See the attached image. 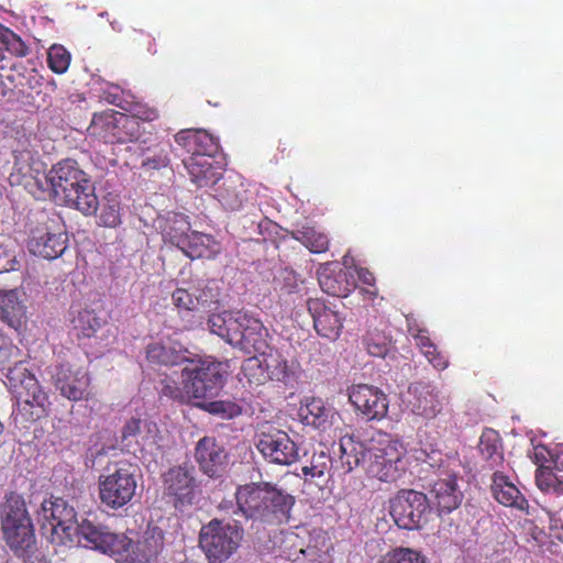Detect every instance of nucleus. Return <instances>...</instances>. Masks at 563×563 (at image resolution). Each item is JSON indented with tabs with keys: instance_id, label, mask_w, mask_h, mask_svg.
I'll return each mask as SVG.
<instances>
[{
	"instance_id": "bf43d9fd",
	"label": "nucleus",
	"mask_w": 563,
	"mask_h": 563,
	"mask_svg": "<svg viewBox=\"0 0 563 563\" xmlns=\"http://www.w3.org/2000/svg\"><path fill=\"white\" fill-rule=\"evenodd\" d=\"M413 339L417 347L421 350L431 347L435 349V344L431 340L429 331L426 329L417 330V332L413 334Z\"/></svg>"
},
{
	"instance_id": "a19ab883",
	"label": "nucleus",
	"mask_w": 563,
	"mask_h": 563,
	"mask_svg": "<svg viewBox=\"0 0 563 563\" xmlns=\"http://www.w3.org/2000/svg\"><path fill=\"white\" fill-rule=\"evenodd\" d=\"M137 547L146 559L157 555L164 548L163 531L158 527L150 528Z\"/></svg>"
},
{
	"instance_id": "8fccbe9b",
	"label": "nucleus",
	"mask_w": 563,
	"mask_h": 563,
	"mask_svg": "<svg viewBox=\"0 0 563 563\" xmlns=\"http://www.w3.org/2000/svg\"><path fill=\"white\" fill-rule=\"evenodd\" d=\"M479 451L486 459H499V441L496 432L489 430L482 434L479 440Z\"/></svg>"
},
{
	"instance_id": "37998d69",
	"label": "nucleus",
	"mask_w": 563,
	"mask_h": 563,
	"mask_svg": "<svg viewBox=\"0 0 563 563\" xmlns=\"http://www.w3.org/2000/svg\"><path fill=\"white\" fill-rule=\"evenodd\" d=\"M363 343L367 352L377 350L378 352H389L393 349L391 336L385 330L371 328L364 335Z\"/></svg>"
},
{
	"instance_id": "473e14b6",
	"label": "nucleus",
	"mask_w": 563,
	"mask_h": 563,
	"mask_svg": "<svg viewBox=\"0 0 563 563\" xmlns=\"http://www.w3.org/2000/svg\"><path fill=\"white\" fill-rule=\"evenodd\" d=\"M492 493L494 498L506 507L526 510L528 501L519 488L503 473H495L492 483Z\"/></svg>"
},
{
	"instance_id": "4be33fe9",
	"label": "nucleus",
	"mask_w": 563,
	"mask_h": 563,
	"mask_svg": "<svg viewBox=\"0 0 563 563\" xmlns=\"http://www.w3.org/2000/svg\"><path fill=\"white\" fill-rule=\"evenodd\" d=\"M172 145L165 141H158L153 134L144 137L135 146L140 158V167L145 172L159 170L170 163Z\"/></svg>"
},
{
	"instance_id": "7ed1b4c3",
	"label": "nucleus",
	"mask_w": 563,
	"mask_h": 563,
	"mask_svg": "<svg viewBox=\"0 0 563 563\" xmlns=\"http://www.w3.org/2000/svg\"><path fill=\"white\" fill-rule=\"evenodd\" d=\"M238 510L244 517L279 523L288 519L294 505L292 496L269 484H246L235 493Z\"/></svg>"
},
{
	"instance_id": "de8ad7c7",
	"label": "nucleus",
	"mask_w": 563,
	"mask_h": 563,
	"mask_svg": "<svg viewBox=\"0 0 563 563\" xmlns=\"http://www.w3.org/2000/svg\"><path fill=\"white\" fill-rule=\"evenodd\" d=\"M378 563H426L419 552L409 548H397L387 552Z\"/></svg>"
},
{
	"instance_id": "ea45409f",
	"label": "nucleus",
	"mask_w": 563,
	"mask_h": 563,
	"mask_svg": "<svg viewBox=\"0 0 563 563\" xmlns=\"http://www.w3.org/2000/svg\"><path fill=\"white\" fill-rule=\"evenodd\" d=\"M71 55L60 44H53L47 51V65L49 69L58 75L65 74L70 65Z\"/></svg>"
},
{
	"instance_id": "aec40b11",
	"label": "nucleus",
	"mask_w": 563,
	"mask_h": 563,
	"mask_svg": "<svg viewBox=\"0 0 563 563\" xmlns=\"http://www.w3.org/2000/svg\"><path fill=\"white\" fill-rule=\"evenodd\" d=\"M67 241L65 232L57 231L45 223L31 231L27 249L35 256L55 260L66 251Z\"/></svg>"
},
{
	"instance_id": "a211bd4d",
	"label": "nucleus",
	"mask_w": 563,
	"mask_h": 563,
	"mask_svg": "<svg viewBox=\"0 0 563 563\" xmlns=\"http://www.w3.org/2000/svg\"><path fill=\"white\" fill-rule=\"evenodd\" d=\"M256 448L265 460L279 465H290L299 456L298 448L289 435L272 427L258 433Z\"/></svg>"
},
{
	"instance_id": "dca6fc26",
	"label": "nucleus",
	"mask_w": 563,
	"mask_h": 563,
	"mask_svg": "<svg viewBox=\"0 0 563 563\" xmlns=\"http://www.w3.org/2000/svg\"><path fill=\"white\" fill-rule=\"evenodd\" d=\"M73 544L93 549L109 554L128 552L132 542L125 537L111 532L108 528L93 525L87 519L75 525Z\"/></svg>"
},
{
	"instance_id": "49530a36",
	"label": "nucleus",
	"mask_w": 563,
	"mask_h": 563,
	"mask_svg": "<svg viewBox=\"0 0 563 563\" xmlns=\"http://www.w3.org/2000/svg\"><path fill=\"white\" fill-rule=\"evenodd\" d=\"M330 465L331 459L323 451H320L318 453H313L310 464L303 465L301 467V473L306 477L310 476L312 478H320L324 476Z\"/></svg>"
},
{
	"instance_id": "f704fd0d",
	"label": "nucleus",
	"mask_w": 563,
	"mask_h": 563,
	"mask_svg": "<svg viewBox=\"0 0 563 563\" xmlns=\"http://www.w3.org/2000/svg\"><path fill=\"white\" fill-rule=\"evenodd\" d=\"M14 168L22 174L21 183L32 196L38 200L51 199L55 201V194L51 190L53 188L51 170L47 174L36 176L27 175L29 166H19L18 156H15Z\"/></svg>"
},
{
	"instance_id": "9b49d317",
	"label": "nucleus",
	"mask_w": 563,
	"mask_h": 563,
	"mask_svg": "<svg viewBox=\"0 0 563 563\" xmlns=\"http://www.w3.org/2000/svg\"><path fill=\"white\" fill-rule=\"evenodd\" d=\"M90 129L110 144L134 143L136 146L145 135L142 123L134 117L113 110L96 113Z\"/></svg>"
},
{
	"instance_id": "b1692460",
	"label": "nucleus",
	"mask_w": 563,
	"mask_h": 563,
	"mask_svg": "<svg viewBox=\"0 0 563 563\" xmlns=\"http://www.w3.org/2000/svg\"><path fill=\"white\" fill-rule=\"evenodd\" d=\"M56 387L69 400L78 401L88 396L89 377L82 368L62 365L55 374Z\"/></svg>"
},
{
	"instance_id": "774afa93",
	"label": "nucleus",
	"mask_w": 563,
	"mask_h": 563,
	"mask_svg": "<svg viewBox=\"0 0 563 563\" xmlns=\"http://www.w3.org/2000/svg\"><path fill=\"white\" fill-rule=\"evenodd\" d=\"M146 37H147V42H148L147 51L152 52V53H155V51H152L153 38L150 35H146Z\"/></svg>"
},
{
	"instance_id": "7c9ffc66",
	"label": "nucleus",
	"mask_w": 563,
	"mask_h": 563,
	"mask_svg": "<svg viewBox=\"0 0 563 563\" xmlns=\"http://www.w3.org/2000/svg\"><path fill=\"white\" fill-rule=\"evenodd\" d=\"M430 493L440 512L450 514L456 509L463 500V493L457 485L456 476L453 474L440 477L433 484Z\"/></svg>"
},
{
	"instance_id": "393cba45",
	"label": "nucleus",
	"mask_w": 563,
	"mask_h": 563,
	"mask_svg": "<svg viewBox=\"0 0 563 563\" xmlns=\"http://www.w3.org/2000/svg\"><path fill=\"white\" fill-rule=\"evenodd\" d=\"M194 466L172 467L164 476L165 492L181 504H190L196 487Z\"/></svg>"
},
{
	"instance_id": "e2e57ef3",
	"label": "nucleus",
	"mask_w": 563,
	"mask_h": 563,
	"mask_svg": "<svg viewBox=\"0 0 563 563\" xmlns=\"http://www.w3.org/2000/svg\"><path fill=\"white\" fill-rule=\"evenodd\" d=\"M422 454L424 456L423 461L427 462L430 466H441L440 464H438V462L441 461V459H438V455H440V453H438L437 451L432 450L431 452H427L423 450Z\"/></svg>"
},
{
	"instance_id": "4d7b16f0",
	"label": "nucleus",
	"mask_w": 563,
	"mask_h": 563,
	"mask_svg": "<svg viewBox=\"0 0 563 563\" xmlns=\"http://www.w3.org/2000/svg\"><path fill=\"white\" fill-rule=\"evenodd\" d=\"M357 276H358V279L364 284V285H367L369 286L372 289H367L365 290V292L368 295V297L371 299H374L377 297L378 295V290L377 288L375 287V282H376V278L374 276V274L367 269V268H360L357 271Z\"/></svg>"
},
{
	"instance_id": "2f4dec72",
	"label": "nucleus",
	"mask_w": 563,
	"mask_h": 563,
	"mask_svg": "<svg viewBox=\"0 0 563 563\" xmlns=\"http://www.w3.org/2000/svg\"><path fill=\"white\" fill-rule=\"evenodd\" d=\"M225 452L213 438L200 439L196 446V460L203 473L216 476L222 468L225 461Z\"/></svg>"
},
{
	"instance_id": "ddd939ff",
	"label": "nucleus",
	"mask_w": 563,
	"mask_h": 563,
	"mask_svg": "<svg viewBox=\"0 0 563 563\" xmlns=\"http://www.w3.org/2000/svg\"><path fill=\"white\" fill-rule=\"evenodd\" d=\"M137 466L120 463L112 472L99 476V498L103 505L118 509L130 503L137 487Z\"/></svg>"
},
{
	"instance_id": "39448f33",
	"label": "nucleus",
	"mask_w": 563,
	"mask_h": 563,
	"mask_svg": "<svg viewBox=\"0 0 563 563\" xmlns=\"http://www.w3.org/2000/svg\"><path fill=\"white\" fill-rule=\"evenodd\" d=\"M1 528L8 547L20 558L31 559L36 552L33 525L22 496L11 493L1 506Z\"/></svg>"
},
{
	"instance_id": "6ab92c4d",
	"label": "nucleus",
	"mask_w": 563,
	"mask_h": 563,
	"mask_svg": "<svg viewBox=\"0 0 563 563\" xmlns=\"http://www.w3.org/2000/svg\"><path fill=\"white\" fill-rule=\"evenodd\" d=\"M404 404L417 420L430 421L442 411L440 393L429 383L410 384L404 396Z\"/></svg>"
},
{
	"instance_id": "a878e982",
	"label": "nucleus",
	"mask_w": 563,
	"mask_h": 563,
	"mask_svg": "<svg viewBox=\"0 0 563 563\" xmlns=\"http://www.w3.org/2000/svg\"><path fill=\"white\" fill-rule=\"evenodd\" d=\"M307 309L319 335L334 339L340 334L343 327L342 319L339 313L330 309L323 300L309 298L307 300Z\"/></svg>"
},
{
	"instance_id": "0e129e2a",
	"label": "nucleus",
	"mask_w": 563,
	"mask_h": 563,
	"mask_svg": "<svg viewBox=\"0 0 563 563\" xmlns=\"http://www.w3.org/2000/svg\"><path fill=\"white\" fill-rule=\"evenodd\" d=\"M533 539L539 543V545L544 547L548 543V534L538 528L532 530Z\"/></svg>"
},
{
	"instance_id": "4468645a",
	"label": "nucleus",
	"mask_w": 563,
	"mask_h": 563,
	"mask_svg": "<svg viewBox=\"0 0 563 563\" xmlns=\"http://www.w3.org/2000/svg\"><path fill=\"white\" fill-rule=\"evenodd\" d=\"M38 520L49 529V540L56 545L70 547L74 542L77 516L74 507L59 497L44 499L38 510Z\"/></svg>"
},
{
	"instance_id": "4c0bfd02",
	"label": "nucleus",
	"mask_w": 563,
	"mask_h": 563,
	"mask_svg": "<svg viewBox=\"0 0 563 563\" xmlns=\"http://www.w3.org/2000/svg\"><path fill=\"white\" fill-rule=\"evenodd\" d=\"M73 329L77 332L78 338H92L97 331L106 324V320L90 308L78 310L77 314L71 319Z\"/></svg>"
},
{
	"instance_id": "cd10ccee",
	"label": "nucleus",
	"mask_w": 563,
	"mask_h": 563,
	"mask_svg": "<svg viewBox=\"0 0 563 563\" xmlns=\"http://www.w3.org/2000/svg\"><path fill=\"white\" fill-rule=\"evenodd\" d=\"M298 416L305 424L322 431L328 430L339 418L332 406L327 405L320 398L308 397L301 401Z\"/></svg>"
},
{
	"instance_id": "c756f323",
	"label": "nucleus",
	"mask_w": 563,
	"mask_h": 563,
	"mask_svg": "<svg viewBox=\"0 0 563 563\" xmlns=\"http://www.w3.org/2000/svg\"><path fill=\"white\" fill-rule=\"evenodd\" d=\"M23 295L16 288L0 289V320L16 331L26 323L27 319Z\"/></svg>"
},
{
	"instance_id": "6e6552de",
	"label": "nucleus",
	"mask_w": 563,
	"mask_h": 563,
	"mask_svg": "<svg viewBox=\"0 0 563 563\" xmlns=\"http://www.w3.org/2000/svg\"><path fill=\"white\" fill-rule=\"evenodd\" d=\"M163 446V437L154 422L132 418L122 428L121 450L133 454L145 465L157 462Z\"/></svg>"
},
{
	"instance_id": "f03ea898",
	"label": "nucleus",
	"mask_w": 563,
	"mask_h": 563,
	"mask_svg": "<svg viewBox=\"0 0 563 563\" xmlns=\"http://www.w3.org/2000/svg\"><path fill=\"white\" fill-rule=\"evenodd\" d=\"M55 202L74 208L85 216L96 214L99 200L90 177L74 159H63L51 168Z\"/></svg>"
},
{
	"instance_id": "f8f14e48",
	"label": "nucleus",
	"mask_w": 563,
	"mask_h": 563,
	"mask_svg": "<svg viewBox=\"0 0 563 563\" xmlns=\"http://www.w3.org/2000/svg\"><path fill=\"white\" fill-rule=\"evenodd\" d=\"M300 366L291 357L286 360L282 354H253L242 365V371L250 384L263 385L269 379L288 384L297 377Z\"/></svg>"
},
{
	"instance_id": "bb28decb",
	"label": "nucleus",
	"mask_w": 563,
	"mask_h": 563,
	"mask_svg": "<svg viewBox=\"0 0 563 563\" xmlns=\"http://www.w3.org/2000/svg\"><path fill=\"white\" fill-rule=\"evenodd\" d=\"M183 163L191 183L199 188L213 186L222 177L223 167L216 157H187Z\"/></svg>"
},
{
	"instance_id": "69168bd1",
	"label": "nucleus",
	"mask_w": 563,
	"mask_h": 563,
	"mask_svg": "<svg viewBox=\"0 0 563 563\" xmlns=\"http://www.w3.org/2000/svg\"><path fill=\"white\" fill-rule=\"evenodd\" d=\"M10 344H11V342H10L9 338H7L0 330V352H4V351L9 350Z\"/></svg>"
},
{
	"instance_id": "a18cd8bd",
	"label": "nucleus",
	"mask_w": 563,
	"mask_h": 563,
	"mask_svg": "<svg viewBox=\"0 0 563 563\" xmlns=\"http://www.w3.org/2000/svg\"><path fill=\"white\" fill-rule=\"evenodd\" d=\"M537 486L543 492L563 493V481L553 473L552 467L538 468L536 473Z\"/></svg>"
},
{
	"instance_id": "6e6d98bb",
	"label": "nucleus",
	"mask_w": 563,
	"mask_h": 563,
	"mask_svg": "<svg viewBox=\"0 0 563 563\" xmlns=\"http://www.w3.org/2000/svg\"><path fill=\"white\" fill-rule=\"evenodd\" d=\"M19 262L14 252L0 245V273L10 272L18 268Z\"/></svg>"
},
{
	"instance_id": "58836bf2",
	"label": "nucleus",
	"mask_w": 563,
	"mask_h": 563,
	"mask_svg": "<svg viewBox=\"0 0 563 563\" xmlns=\"http://www.w3.org/2000/svg\"><path fill=\"white\" fill-rule=\"evenodd\" d=\"M291 236L305 245L311 253H324L329 249L327 234L313 227L303 225L291 232Z\"/></svg>"
},
{
	"instance_id": "5fc2aeb1",
	"label": "nucleus",
	"mask_w": 563,
	"mask_h": 563,
	"mask_svg": "<svg viewBox=\"0 0 563 563\" xmlns=\"http://www.w3.org/2000/svg\"><path fill=\"white\" fill-rule=\"evenodd\" d=\"M550 533L548 534V539H550V545L548 549L551 552H559V544L556 541L563 543V527L560 521L553 517H550Z\"/></svg>"
},
{
	"instance_id": "1a4fd4ad",
	"label": "nucleus",
	"mask_w": 563,
	"mask_h": 563,
	"mask_svg": "<svg viewBox=\"0 0 563 563\" xmlns=\"http://www.w3.org/2000/svg\"><path fill=\"white\" fill-rule=\"evenodd\" d=\"M163 446V437L154 422L132 418L122 428L121 450L133 454L145 465L157 462Z\"/></svg>"
},
{
	"instance_id": "864d4df0",
	"label": "nucleus",
	"mask_w": 563,
	"mask_h": 563,
	"mask_svg": "<svg viewBox=\"0 0 563 563\" xmlns=\"http://www.w3.org/2000/svg\"><path fill=\"white\" fill-rule=\"evenodd\" d=\"M128 117H134L136 121L141 122H152L158 118V111L155 108H151L145 104L135 103L130 109V114Z\"/></svg>"
},
{
	"instance_id": "e433bc0d",
	"label": "nucleus",
	"mask_w": 563,
	"mask_h": 563,
	"mask_svg": "<svg viewBox=\"0 0 563 563\" xmlns=\"http://www.w3.org/2000/svg\"><path fill=\"white\" fill-rule=\"evenodd\" d=\"M341 460L349 471L362 466L365 470V460H367V443L357 442L351 435H344L339 443Z\"/></svg>"
},
{
	"instance_id": "09e8293b",
	"label": "nucleus",
	"mask_w": 563,
	"mask_h": 563,
	"mask_svg": "<svg viewBox=\"0 0 563 563\" xmlns=\"http://www.w3.org/2000/svg\"><path fill=\"white\" fill-rule=\"evenodd\" d=\"M173 305L177 308L178 312H194L198 309L197 297H194L185 288H176L172 294Z\"/></svg>"
},
{
	"instance_id": "79ce46f5",
	"label": "nucleus",
	"mask_w": 563,
	"mask_h": 563,
	"mask_svg": "<svg viewBox=\"0 0 563 563\" xmlns=\"http://www.w3.org/2000/svg\"><path fill=\"white\" fill-rule=\"evenodd\" d=\"M0 33L3 53L8 51L16 57H25L29 55L30 47L14 32L0 24Z\"/></svg>"
},
{
	"instance_id": "c85d7f7f",
	"label": "nucleus",
	"mask_w": 563,
	"mask_h": 563,
	"mask_svg": "<svg viewBox=\"0 0 563 563\" xmlns=\"http://www.w3.org/2000/svg\"><path fill=\"white\" fill-rule=\"evenodd\" d=\"M216 197L229 211H239L253 202L254 196L240 177H229L217 189Z\"/></svg>"
},
{
	"instance_id": "2eb2a0df",
	"label": "nucleus",
	"mask_w": 563,
	"mask_h": 563,
	"mask_svg": "<svg viewBox=\"0 0 563 563\" xmlns=\"http://www.w3.org/2000/svg\"><path fill=\"white\" fill-rule=\"evenodd\" d=\"M429 501L424 494L416 490H400L390 500V516L402 529L421 528L428 520Z\"/></svg>"
},
{
	"instance_id": "423d86ee",
	"label": "nucleus",
	"mask_w": 563,
	"mask_h": 563,
	"mask_svg": "<svg viewBox=\"0 0 563 563\" xmlns=\"http://www.w3.org/2000/svg\"><path fill=\"white\" fill-rule=\"evenodd\" d=\"M406 449L397 439L379 433L367 442L365 472L382 482L398 479L406 470Z\"/></svg>"
},
{
	"instance_id": "5701e85b",
	"label": "nucleus",
	"mask_w": 563,
	"mask_h": 563,
	"mask_svg": "<svg viewBox=\"0 0 563 563\" xmlns=\"http://www.w3.org/2000/svg\"><path fill=\"white\" fill-rule=\"evenodd\" d=\"M321 289L333 297H347L355 288V283L339 263L328 262L318 269Z\"/></svg>"
},
{
	"instance_id": "0eeeda50",
	"label": "nucleus",
	"mask_w": 563,
	"mask_h": 563,
	"mask_svg": "<svg viewBox=\"0 0 563 563\" xmlns=\"http://www.w3.org/2000/svg\"><path fill=\"white\" fill-rule=\"evenodd\" d=\"M5 377L18 415L26 421H35L47 413L48 397L22 362L9 367Z\"/></svg>"
},
{
	"instance_id": "f257e3e1",
	"label": "nucleus",
	"mask_w": 563,
	"mask_h": 563,
	"mask_svg": "<svg viewBox=\"0 0 563 563\" xmlns=\"http://www.w3.org/2000/svg\"><path fill=\"white\" fill-rule=\"evenodd\" d=\"M152 363L172 368L162 393L172 399L202 408L221 419H232L241 413L238 404L231 400L210 399L218 395L230 372L227 362L217 361L212 355L181 358L180 354H150Z\"/></svg>"
},
{
	"instance_id": "c9c22d12",
	"label": "nucleus",
	"mask_w": 563,
	"mask_h": 563,
	"mask_svg": "<svg viewBox=\"0 0 563 563\" xmlns=\"http://www.w3.org/2000/svg\"><path fill=\"white\" fill-rule=\"evenodd\" d=\"M163 239L178 249L190 233V222L184 213L170 212L161 222Z\"/></svg>"
},
{
	"instance_id": "680f3d73",
	"label": "nucleus",
	"mask_w": 563,
	"mask_h": 563,
	"mask_svg": "<svg viewBox=\"0 0 563 563\" xmlns=\"http://www.w3.org/2000/svg\"><path fill=\"white\" fill-rule=\"evenodd\" d=\"M321 550L316 547H307L306 549H301V553L307 556L311 562L324 563L325 560L321 555Z\"/></svg>"
},
{
	"instance_id": "3c124183",
	"label": "nucleus",
	"mask_w": 563,
	"mask_h": 563,
	"mask_svg": "<svg viewBox=\"0 0 563 563\" xmlns=\"http://www.w3.org/2000/svg\"><path fill=\"white\" fill-rule=\"evenodd\" d=\"M221 289L217 280H208L197 296L198 305L210 306L220 302Z\"/></svg>"
},
{
	"instance_id": "338daca9",
	"label": "nucleus",
	"mask_w": 563,
	"mask_h": 563,
	"mask_svg": "<svg viewBox=\"0 0 563 563\" xmlns=\"http://www.w3.org/2000/svg\"><path fill=\"white\" fill-rule=\"evenodd\" d=\"M30 560H31L30 563H48L45 558L38 556V555H35V554Z\"/></svg>"
},
{
	"instance_id": "f3484780",
	"label": "nucleus",
	"mask_w": 563,
	"mask_h": 563,
	"mask_svg": "<svg viewBox=\"0 0 563 563\" xmlns=\"http://www.w3.org/2000/svg\"><path fill=\"white\" fill-rule=\"evenodd\" d=\"M347 396L355 412L365 420H382L387 416L389 399L378 387L368 384L352 385L347 389Z\"/></svg>"
},
{
	"instance_id": "603ef678",
	"label": "nucleus",
	"mask_w": 563,
	"mask_h": 563,
	"mask_svg": "<svg viewBox=\"0 0 563 563\" xmlns=\"http://www.w3.org/2000/svg\"><path fill=\"white\" fill-rule=\"evenodd\" d=\"M530 459L533 461L538 468L542 467H553L558 465L556 455L549 450L544 445H536L533 448L532 453L529 454Z\"/></svg>"
},
{
	"instance_id": "9d476101",
	"label": "nucleus",
	"mask_w": 563,
	"mask_h": 563,
	"mask_svg": "<svg viewBox=\"0 0 563 563\" xmlns=\"http://www.w3.org/2000/svg\"><path fill=\"white\" fill-rule=\"evenodd\" d=\"M242 538L238 523L213 519L201 528L199 544L209 563H223L239 549Z\"/></svg>"
},
{
	"instance_id": "052dcab7",
	"label": "nucleus",
	"mask_w": 563,
	"mask_h": 563,
	"mask_svg": "<svg viewBox=\"0 0 563 563\" xmlns=\"http://www.w3.org/2000/svg\"><path fill=\"white\" fill-rule=\"evenodd\" d=\"M428 362L439 371L446 368L449 362L444 354H426Z\"/></svg>"
},
{
	"instance_id": "412c9836",
	"label": "nucleus",
	"mask_w": 563,
	"mask_h": 563,
	"mask_svg": "<svg viewBox=\"0 0 563 563\" xmlns=\"http://www.w3.org/2000/svg\"><path fill=\"white\" fill-rule=\"evenodd\" d=\"M174 139L188 157H216L220 148L219 140L202 129H183Z\"/></svg>"
},
{
	"instance_id": "72a5a7b5",
	"label": "nucleus",
	"mask_w": 563,
	"mask_h": 563,
	"mask_svg": "<svg viewBox=\"0 0 563 563\" xmlns=\"http://www.w3.org/2000/svg\"><path fill=\"white\" fill-rule=\"evenodd\" d=\"M179 250L189 258H214L220 253V244L210 234L191 231Z\"/></svg>"
},
{
	"instance_id": "20e7f679",
	"label": "nucleus",
	"mask_w": 563,
	"mask_h": 563,
	"mask_svg": "<svg viewBox=\"0 0 563 563\" xmlns=\"http://www.w3.org/2000/svg\"><path fill=\"white\" fill-rule=\"evenodd\" d=\"M208 325L213 334L219 335L232 347L242 352H266L272 350L267 342V330L263 323L247 313L238 311L235 314L224 311L212 314Z\"/></svg>"
},
{
	"instance_id": "13d9d810",
	"label": "nucleus",
	"mask_w": 563,
	"mask_h": 563,
	"mask_svg": "<svg viewBox=\"0 0 563 563\" xmlns=\"http://www.w3.org/2000/svg\"><path fill=\"white\" fill-rule=\"evenodd\" d=\"M303 288V280L298 278L295 273H289L284 279L283 289L287 294L300 292Z\"/></svg>"
},
{
	"instance_id": "c03bdc74",
	"label": "nucleus",
	"mask_w": 563,
	"mask_h": 563,
	"mask_svg": "<svg viewBox=\"0 0 563 563\" xmlns=\"http://www.w3.org/2000/svg\"><path fill=\"white\" fill-rule=\"evenodd\" d=\"M99 224L106 228H117L121 224V203L117 198H108L101 205L98 217Z\"/></svg>"
}]
</instances>
